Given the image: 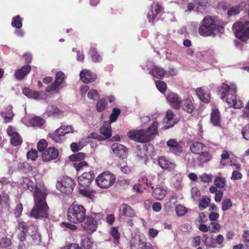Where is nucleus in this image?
<instances>
[{"instance_id": "5", "label": "nucleus", "mask_w": 249, "mask_h": 249, "mask_svg": "<svg viewBox=\"0 0 249 249\" xmlns=\"http://www.w3.org/2000/svg\"><path fill=\"white\" fill-rule=\"evenodd\" d=\"M103 218L101 213L92 212L86 215L82 222V227L88 233L91 234L96 231L97 228L98 222Z\"/></svg>"}, {"instance_id": "50", "label": "nucleus", "mask_w": 249, "mask_h": 249, "mask_svg": "<svg viewBox=\"0 0 249 249\" xmlns=\"http://www.w3.org/2000/svg\"><path fill=\"white\" fill-rule=\"evenodd\" d=\"M210 202L211 199L209 197L206 196L203 197L199 204V208L201 210L205 209L207 207Z\"/></svg>"}, {"instance_id": "51", "label": "nucleus", "mask_w": 249, "mask_h": 249, "mask_svg": "<svg viewBox=\"0 0 249 249\" xmlns=\"http://www.w3.org/2000/svg\"><path fill=\"white\" fill-rule=\"evenodd\" d=\"M73 166L76 171H79L83 170L85 167H88V164L85 161H81L74 162Z\"/></svg>"}, {"instance_id": "29", "label": "nucleus", "mask_w": 249, "mask_h": 249, "mask_svg": "<svg viewBox=\"0 0 249 249\" xmlns=\"http://www.w3.org/2000/svg\"><path fill=\"white\" fill-rule=\"evenodd\" d=\"M158 123L157 121H154L149 127L145 130L147 134L149 135L151 140L153 139V136L158 133Z\"/></svg>"}, {"instance_id": "53", "label": "nucleus", "mask_w": 249, "mask_h": 249, "mask_svg": "<svg viewBox=\"0 0 249 249\" xmlns=\"http://www.w3.org/2000/svg\"><path fill=\"white\" fill-rule=\"evenodd\" d=\"M88 97L89 99L96 100L99 97V94L97 90L91 89L88 92Z\"/></svg>"}, {"instance_id": "24", "label": "nucleus", "mask_w": 249, "mask_h": 249, "mask_svg": "<svg viewBox=\"0 0 249 249\" xmlns=\"http://www.w3.org/2000/svg\"><path fill=\"white\" fill-rule=\"evenodd\" d=\"M152 190V196L158 200H162L167 194L166 190L162 187H157Z\"/></svg>"}, {"instance_id": "49", "label": "nucleus", "mask_w": 249, "mask_h": 249, "mask_svg": "<svg viewBox=\"0 0 249 249\" xmlns=\"http://www.w3.org/2000/svg\"><path fill=\"white\" fill-rule=\"evenodd\" d=\"M176 212L178 215L181 216L187 213V209L181 205H177L176 207Z\"/></svg>"}, {"instance_id": "15", "label": "nucleus", "mask_w": 249, "mask_h": 249, "mask_svg": "<svg viewBox=\"0 0 249 249\" xmlns=\"http://www.w3.org/2000/svg\"><path fill=\"white\" fill-rule=\"evenodd\" d=\"M59 155L58 150L53 147L46 149L42 153V158L44 161H50L56 159Z\"/></svg>"}, {"instance_id": "44", "label": "nucleus", "mask_w": 249, "mask_h": 249, "mask_svg": "<svg viewBox=\"0 0 249 249\" xmlns=\"http://www.w3.org/2000/svg\"><path fill=\"white\" fill-rule=\"evenodd\" d=\"M107 106V103L105 99L99 100L96 103V110L98 112H102L106 109Z\"/></svg>"}, {"instance_id": "22", "label": "nucleus", "mask_w": 249, "mask_h": 249, "mask_svg": "<svg viewBox=\"0 0 249 249\" xmlns=\"http://www.w3.org/2000/svg\"><path fill=\"white\" fill-rule=\"evenodd\" d=\"M21 185L23 189L29 190L31 192L36 191V184L29 178L23 177L21 182Z\"/></svg>"}, {"instance_id": "19", "label": "nucleus", "mask_w": 249, "mask_h": 249, "mask_svg": "<svg viewBox=\"0 0 249 249\" xmlns=\"http://www.w3.org/2000/svg\"><path fill=\"white\" fill-rule=\"evenodd\" d=\"M119 215L120 217L122 216L132 217L135 215L133 209L128 204L123 203L119 207Z\"/></svg>"}, {"instance_id": "2", "label": "nucleus", "mask_w": 249, "mask_h": 249, "mask_svg": "<svg viewBox=\"0 0 249 249\" xmlns=\"http://www.w3.org/2000/svg\"><path fill=\"white\" fill-rule=\"evenodd\" d=\"M221 99L225 100L227 105L234 108H240L243 106L242 101L237 99L236 96L237 88L235 84H231L229 85L223 83L221 87Z\"/></svg>"}, {"instance_id": "27", "label": "nucleus", "mask_w": 249, "mask_h": 249, "mask_svg": "<svg viewBox=\"0 0 249 249\" xmlns=\"http://www.w3.org/2000/svg\"><path fill=\"white\" fill-rule=\"evenodd\" d=\"M150 73L153 76L160 79L164 77L165 71L162 68L155 66L152 68Z\"/></svg>"}, {"instance_id": "56", "label": "nucleus", "mask_w": 249, "mask_h": 249, "mask_svg": "<svg viewBox=\"0 0 249 249\" xmlns=\"http://www.w3.org/2000/svg\"><path fill=\"white\" fill-rule=\"evenodd\" d=\"M195 2L200 7H202L204 10H205L207 5L210 4L211 0H195Z\"/></svg>"}, {"instance_id": "62", "label": "nucleus", "mask_w": 249, "mask_h": 249, "mask_svg": "<svg viewBox=\"0 0 249 249\" xmlns=\"http://www.w3.org/2000/svg\"><path fill=\"white\" fill-rule=\"evenodd\" d=\"M212 176L206 174H203L199 176V178L202 182L208 183L212 181Z\"/></svg>"}, {"instance_id": "43", "label": "nucleus", "mask_w": 249, "mask_h": 249, "mask_svg": "<svg viewBox=\"0 0 249 249\" xmlns=\"http://www.w3.org/2000/svg\"><path fill=\"white\" fill-rule=\"evenodd\" d=\"M121 113V110L118 108H113L112 112L109 116L110 123H113L116 121L119 115Z\"/></svg>"}, {"instance_id": "30", "label": "nucleus", "mask_w": 249, "mask_h": 249, "mask_svg": "<svg viewBox=\"0 0 249 249\" xmlns=\"http://www.w3.org/2000/svg\"><path fill=\"white\" fill-rule=\"evenodd\" d=\"M204 147H205V145L202 143L198 142H196L191 145L190 149L193 153L198 154L203 151Z\"/></svg>"}, {"instance_id": "37", "label": "nucleus", "mask_w": 249, "mask_h": 249, "mask_svg": "<svg viewBox=\"0 0 249 249\" xmlns=\"http://www.w3.org/2000/svg\"><path fill=\"white\" fill-rule=\"evenodd\" d=\"M154 179H155V176L149 175L148 177H143L142 178L141 182L145 184L147 187H149L152 190H153V181Z\"/></svg>"}, {"instance_id": "26", "label": "nucleus", "mask_w": 249, "mask_h": 249, "mask_svg": "<svg viewBox=\"0 0 249 249\" xmlns=\"http://www.w3.org/2000/svg\"><path fill=\"white\" fill-rule=\"evenodd\" d=\"M246 5V3L242 2L238 5L231 7L228 11V15L231 17L238 14L241 11L244 10Z\"/></svg>"}, {"instance_id": "10", "label": "nucleus", "mask_w": 249, "mask_h": 249, "mask_svg": "<svg viewBox=\"0 0 249 249\" xmlns=\"http://www.w3.org/2000/svg\"><path fill=\"white\" fill-rule=\"evenodd\" d=\"M65 78V75L61 71L56 72L55 75L54 81L49 86L47 87L45 91L47 92H54L58 93L59 92V87L63 83Z\"/></svg>"}, {"instance_id": "59", "label": "nucleus", "mask_w": 249, "mask_h": 249, "mask_svg": "<svg viewBox=\"0 0 249 249\" xmlns=\"http://www.w3.org/2000/svg\"><path fill=\"white\" fill-rule=\"evenodd\" d=\"M177 201V197L175 196H172L170 198L169 202L166 204L165 206L169 209H171Z\"/></svg>"}, {"instance_id": "14", "label": "nucleus", "mask_w": 249, "mask_h": 249, "mask_svg": "<svg viewBox=\"0 0 249 249\" xmlns=\"http://www.w3.org/2000/svg\"><path fill=\"white\" fill-rule=\"evenodd\" d=\"M111 148L115 155L119 158L124 159L126 158L128 149L123 145L114 143L111 145Z\"/></svg>"}, {"instance_id": "21", "label": "nucleus", "mask_w": 249, "mask_h": 249, "mask_svg": "<svg viewBox=\"0 0 249 249\" xmlns=\"http://www.w3.org/2000/svg\"><path fill=\"white\" fill-rule=\"evenodd\" d=\"M158 163L161 168L169 171L174 169L176 166L174 162L169 160L164 157H160L158 159Z\"/></svg>"}, {"instance_id": "55", "label": "nucleus", "mask_w": 249, "mask_h": 249, "mask_svg": "<svg viewBox=\"0 0 249 249\" xmlns=\"http://www.w3.org/2000/svg\"><path fill=\"white\" fill-rule=\"evenodd\" d=\"M37 157V151L35 149H32L27 153L28 159H30L32 160H35Z\"/></svg>"}, {"instance_id": "31", "label": "nucleus", "mask_w": 249, "mask_h": 249, "mask_svg": "<svg viewBox=\"0 0 249 249\" xmlns=\"http://www.w3.org/2000/svg\"><path fill=\"white\" fill-rule=\"evenodd\" d=\"M197 155V160L201 163L207 162L211 160L212 157L211 155L208 152L205 151H202Z\"/></svg>"}, {"instance_id": "47", "label": "nucleus", "mask_w": 249, "mask_h": 249, "mask_svg": "<svg viewBox=\"0 0 249 249\" xmlns=\"http://www.w3.org/2000/svg\"><path fill=\"white\" fill-rule=\"evenodd\" d=\"M211 122L213 125H218V109H213L211 113Z\"/></svg>"}, {"instance_id": "17", "label": "nucleus", "mask_w": 249, "mask_h": 249, "mask_svg": "<svg viewBox=\"0 0 249 249\" xmlns=\"http://www.w3.org/2000/svg\"><path fill=\"white\" fill-rule=\"evenodd\" d=\"M81 81L86 84L93 82L96 80V75L91 72L89 70H83L80 73Z\"/></svg>"}, {"instance_id": "9", "label": "nucleus", "mask_w": 249, "mask_h": 249, "mask_svg": "<svg viewBox=\"0 0 249 249\" xmlns=\"http://www.w3.org/2000/svg\"><path fill=\"white\" fill-rule=\"evenodd\" d=\"M128 138L135 142L141 143H147L152 140L145 129L131 130L127 134Z\"/></svg>"}, {"instance_id": "28", "label": "nucleus", "mask_w": 249, "mask_h": 249, "mask_svg": "<svg viewBox=\"0 0 249 249\" xmlns=\"http://www.w3.org/2000/svg\"><path fill=\"white\" fill-rule=\"evenodd\" d=\"M110 122L103 124L100 128V132L107 139L110 138L112 135V129Z\"/></svg>"}, {"instance_id": "25", "label": "nucleus", "mask_w": 249, "mask_h": 249, "mask_svg": "<svg viewBox=\"0 0 249 249\" xmlns=\"http://www.w3.org/2000/svg\"><path fill=\"white\" fill-rule=\"evenodd\" d=\"M196 93L199 98L204 103H208L210 101V94L207 89L199 88L196 90Z\"/></svg>"}, {"instance_id": "64", "label": "nucleus", "mask_w": 249, "mask_h": 249, "mask_svg": "<svg viewBox=\"0 0 249 249\" xmlns=\"http://www.w3.org/2000/svg\"><path fill=\"white\" fill-rule=\"evenodd\" d=\"M246 109L248 110H244L241 117L244 119H248L249 118V100L246 106Z\"/></svg>"}, {"instance_id": "13", "label": "nucleus", "mask_w": 249, "mask_h": 249, "mask_svg": "<svg viewBox=\"0 0 249 249\" xmlns=\"http://www.w3.org/2000/svg\"><path fill=\"white\" fill-rule=\"evenodd\" d=\"M94 178V174L92 171L84 173L78 178V184L82 187H88L90 185Z\"/></svg>"}, {"instance_id": "48", "label": "nucleus", "mask_w": 249, "mask_h": 249, "mask_svg": "<svg viewBox=\"0 0 249 249\" xmlns=\"http://www.w3.org/2000/svg\"><path fill=\"white\" fill-rule=\"evenodd\" d=\"M12 244L11 239L7 236L2 237L0 239V247L7 248Z\"/></svg>"}, {"instance_id": "1", "label": "nucleus", "mask_w": 249, "mask_h": 249, "mask_svg": "<svg viewBox=\"0 0 249 249\" xmlns=\"http://www.w3.org/2000/svg\"><path fill=\"white\" fill-rule=\"evenodd\" d=\"M35 205L30 214L36 218H48L49 208L47 204L46 194L40 190H36L34 193Z\"/></svg>"}, {"instance_id": "41", "label": "nucleus", "mask_w": 249, "mask_h": 249, "mask_svg": "<svg viewBox=\"0 0 249 249\" xmlns=\"http://www.w3.org/2000/svg\"><path fill=\"white\" fill-rule=\"evenodd\" d=\"M89 52L90 53L92 60L94 62L100 61L101 59V57L99 53L97 52L96 49L94 47H91L90 49Z\"/></svg>"}, {"instance_id": "58", "label": "nucleus", "mask_w": 249, "mask_h": 249, "mask_svg": "<svg viewBox=\"0 0 249 249\" xmlns=\"http://www.w3.org/2000/svg\"><path fill=\"white\" fill-rule=\"evenodd\" d=\"M18 229L21 232H27L29 230V227L26 223L21 221L18 223Z\"/></svg>"}, {"instance_id": "12", "label": "nucleus", "mask_w": 249, "mask_h": 249, "mask_svg": "<svg viewBox=\"0 0 249 249\" xmlns=\"http://www.w3.org/2000/svg\"><path fill=\"white\" fill-rule=\"evenodd\" d=\"M73 132L71 126H62L57 129L54 133L50 134V137L56 142H58L59 137L64 136L66 134Z\"/></svg>"}, {"instance_id": "46", "label": "nucleus", "mask_w": 249, "mask_h": 249, "mask_svg": "<svg viewBox=\"0 0 249 249\" xmlns=\"http://www.w3.org/2000/svg\"><path fill=\"white\" fill-rule=\"evenodd\" d=\"M232 206V203L230 198H224L222 201V210L226 211Z\"/></svg>"}, {"instance_id": "40", "label": "nucleus", "mask_w": 249, "mask_h": 249, "mask_svg": "<svg viewBox=\"0 0 249 249\" xmlns=\"http://www.w3.org/2000/svg\"><path fill=\"white\" fill-rule=\"evenodd\" d=\"M11 24L16 29H21L22 26V18L19 16H16L12 18Z\"/></svg>"}, {"instance_id": "3", "label": "nucleus", "mask_w": 249, "mask_h": 249, "mask_svg": "<svg viewBox=\"0 0 249 249\" xmlns=\"http://www.w3.org/2000/svg\"><path fill=\"white\" fill-rule=\"evenodd\" d=\"M198 31L199 34L202 36H215L218 32L216 17L205 16L200 24Z\"/></svg>"}, {"instance_id": "60", "label": "nucleus", "mask_w": 249, "mask_h": 249, "mask_svg": "<svg viewBox=\"0 0 249 249\" xmlns=\"http://www.w3.org/2000/svg\"><path fill=\"white\" fill-rule=\"evenodd\" d=\"M23 211V206L21 204V203H19L18 205H17L15 212H14V214L17 217H19L22 212Z\"/></svg>"}, {"instance_id": "6", "label": "nucleus", "mask_w": 249, "mask_h": 249, "mask_svg": "<svg viewBox=\"0 0 249 249\" xmlns=\"http://www.w3.org/2000/svg\"><path fill=\"white\" fill-rule=\"evenodd\" d=\"M232 29L235 36L240 40L245 41L249 38V21L246 18L234 23Z\"/></svg>"}, {"instance_id": "23", "label": "nucleus", "mask_w": 249, "mask_h": 249, "mask_svg": "<svg viewBox=\"0 0 249 249\" xmlns=\"http://www.w3.org/2000/svg\"><path fill=\"white\" fill-rule=\"evenodd\" d=\"M181 107L188 113H193L194 110V106L192 100L190 98H186L181 101Z\"/></svg>"}, {"instance_id": "45", "label": "nucleus", "mask_w": 249, "mask_h": 249, "mask_svg": "<svg viewBox=\"0 0 249 249\" xmlns=\"http://www.w3.org/2000/svg\"><path fill=\"white\" fill-rule=\"evenodd\" d=\"M47 113L49 115H61L63 114V111L56 107L52 106L48 109Z\"/></svg>"}, {"instance_id": "54", "label": "nucleus", "mask_w": 249, "mask_h": 249, "mask_svg": "<svg viewBox=\"0 0 249 249\" xmlns=\"http://www.w3.org/2000/svg\"><path fill=\"white\" fill-rule=\"evenodd\" d=\"M157 89L161 93H164L166 89V83L162 81H158L156 82Z\"/></svg>"}, {"instance_id": "52", "label": "nucleus", "mask_w": 249, "mask_h": 249, "mask_svg": "<svg viewBox=\"0 0 249 249\" xmlns=\"http://www.w3.org/2000/svg\"><path fill=\"white\" fill-rule=\"evenodd\" d=\"M47 146V142L45 139L40 140L37 144V149L40 152H43Z\"/></svg>"}, {"instance_id": "34", "label": "nucleus", "mask_w": 249, "mask_h": 249, "mask_svg": "<svg viewBox=\"0 0 249 249\" xmlns=\"http://www.w3.org/2000/svg\"><path fill=\"white\" fill-rule=\"evenodd\" d=\"M86 154L83 152H79L75 154L71 155L69 157V159L71 161L78 162L83 161V160L85 159Z\"/></svg>"}, {"instance_id": "32", "label": "nucleus", "mask_w": 249, "mask_h": 249, "mask_svg": "<svg viewBox=\"0 0 249 249\" xmlns=\"http://www.w3.org/2000/svg\"><path fill=\"white\" fill-rule=\"evenodd\" d=\"M23 94L31 98L37 99L39 96V93L36 91H32L28 88H24L22 89Z\"/></svg>"}, {"instance_id": "63", "label": "nucleus", "mask_w": 249, "mask_h": 249, "mask_svg": "<svg viewBox=\"0 0 249 249\" xmlns=\"http://www.w3.org/2000/svg\"><path fill=\"white\" fill-rule=\"evenodd\" d=\"M209 231L211 233L216 232L218 230V223L212 222L208 227Z\"/></svg>"}, {"instance_id": "42", "label": "nucleus", "mask_w": 249, "mask_h": 249, "mask_svg": "<svg viewBox=\"0 0 249 249\" xmlns=\"http://www.w3.org/2000/svg\"><path fill=\"white\" fill-rule=\"evenodd\" d=\"M44 123L43 119L38 116H36L31 118L30 120V124L33 126H39L43 125Z\"/></svg>"}, {"instance_id": "11", "label": "nucleus", "mask_w": 249, "mask_h": 249, "mask_svg": "<svg viewBox=\"0 0 249 249\" xmlns=\"http://www.w3.org/2000/svg\"><path fill=\"white\" fill-rule=\"evenodd\" d=\"M7 133L10 137V142L14 146L20 145L22 142V139L20 135L16 132L12 126H9L7 129Z\"/></svg>"}, {"instance_id": "8", "label": "nucleus", "mask_w": 249, "mask_h": 249, "mask_svg": "<svg viewBox=\"0 0 249 249\" xmlns=\"http://www.w3.org/2000/svg\"><path fill=\"white\" fill-rule=\"evenodd\" d=\"M75 185V180L68 177H63L60 181H57L56 187L61 192L66 194H71Z\"/></svg>"}, {"instance_id": "7", "label": "nucleus", "mask_w": 249, "mask_h": 249, "mask_svg": "<svg viewBox=\"0 0 249 249\" xmlns=\"http://www.w3.org/2000/svg\"><path fill=\"white\" fill-rule=\"evenodd\" d=\"M115 176L109 172H104L100 174L95 180L98 186L102 189L110 187L115 183Z\"/></svg>"}, {"instance_id": "39", "label": "nucleus", "mask_w": 249, "mask_h": 249, "mask_svg": "<svg viewBox=\"0 0 249 249\" xmlns=\"http://www.w3.org/2000/svg\"><path fill=\"white\" fill-rule=\"evenodd\" d=\"M81 246L84 249H91L93 245L92 239L89 237L83 238L81 241Z\"/></svg>"}, {"instance_id": "18", "label": "nucleus", "mask_w": 249, "mask_h": 249, "mask_svg": "<svg viewBox=\"0 0 249 249\" xmlns=\"http://www.w3.org/2000/svg\"><path fill=\"white\" fill-rule=\"evenodd\" d=\"M167 145L170 152L176 155H179L183 151L182 146L174 139H170L167 141Z\"/></svg>"}, {"instance_id": "38", "label": "nucleus", "mask_w": 249, "mask_h": 249, "mask_svg": "<svg viewBox=\"0 0 249 249\" xmlns=\"http://www.w3.org/2000/svg\"><path fill=\"white\" fill-rule=\"evenodd\" d=\"M144 242L142 240L134 239L131 241V249H142Z\"/></svg>"}, {"instance_id": "36", "label": "nucleus", "mask_w": 249, "mask_h": 249, "mask_svg": "<svg viewBox=\"0 0 249 249\" xmlns=\"http://www.w3.org/2000/svg\"><path fill=\"white\" fill-rule=\"evenodd\" d=\"M79 193L82 196H86L90 199L93 200L94 198V194L95 191L93 190H89L88 189H80Z\"/></svg>"}, {"instance_id": "57", "label": "nucleus", "mask_w": 249, "mask_h": 249, "mask_svg": "<svg viewBox=\"0 0 249 249\" xmlns=\"http://www.w3.org/2000/svg\"><path fill=\"white\" fill-rule=\"evenodd\" d=\"M241 133L244 139L249 140V124L243 127Z\"/></svg>"}, {"instance_id": "61", "label": "nucleus", "mask_w": 249, "mask_h": 249, "mask_svg": "<svg viewBox=\"0 0 249 249\" xmlns=\"http://www.w3.org/2000/svg\"><path fill=\"white\" fill-rule=\"evenodd\" d=\"M242 178V174L239 171L234 170L232 173V175L231 178L232 180H236L240 179Z\"/></svg>"}, {"instance_id": "20", "label": "nucleus", "mask_w": 249, "mask_h": 249, "mask_svg": "<svg viewBox=\"0 0 249 249\" xmlns=\"http://www.w3.org/2000/svg\"><path fill=\"white\" fill-rule=\"evenodd\" d=\"M31 70V66L28 64L25 65L21 68L17 70L15 72L14 76L16 79L21 80L25 76L29 74Z\"/></svg>"}, {"instance_id": "4", "label": "nucleus", "mask_w": 249, "mask_h": 249, "mask_svg": "<svg viewBox=\"0 0 249 249\" xmlns=\"http://www.w3.org/2000/svg\"><path fill=\"white\" fill-rule=\"evenodd\" d=\"M86 210L82 205L72 204L68 210L67 218L74 224L81 223L86 217Z\"/></svg>"}, {"instance_id": "16", "label": "nucleus", "mask_w": 249, "mask_h": 249, "mask_svg": "<svg viewBox=\"0 0 249 249\" xmlns=\"http://www.w3.org/2000/svg\"><path fill=\"white\" fill-rule=\"evenodd\" d=\"M167 100L174 109L178 110L181 108L182 101L180 97L178 94L174 92L168 93L167 96Z\"/></svg>"}, {"instance_id": "33", "label": "nucleus", "mask_w": 249, "mask_h": 249, "mask_svg": "<svg viewBox=\"0 0 249 249\" xmlns=\"http://www.w3.org/2000/svg\"><path fill=\"white\" fill-rule=\"evenodd\" d=\"M221 160L220 161V165L222 166H228V163L230 162L229 159L230 158V154L227 150H223L221 155Z\"/></svg>"}, {"instance_id": "35", "label": "nucleus", "mask_w": 249, "mask_h": 249, "mask_svg": "<svg viewBox=\"0 0 249 249\" xmlns=\"http://www.w3.org/2000/svg\"><path fill=\"white\" fill-rule=\"evenodd\" d=\"M110 234L113 237L115 243H119L120 239V233L118 231V228L113 227L111 228Z\"/></svg>"}]
</instances>
